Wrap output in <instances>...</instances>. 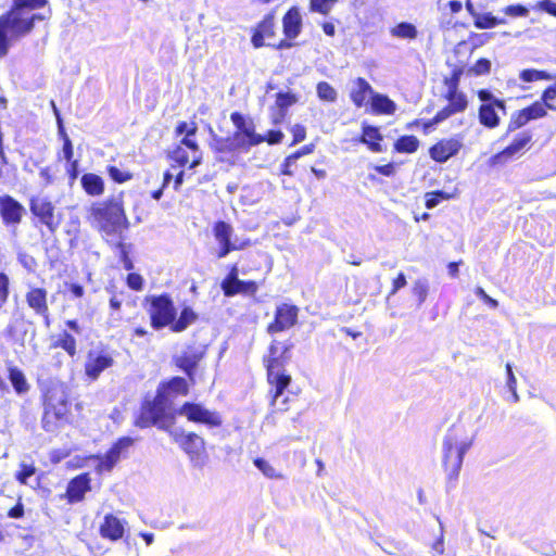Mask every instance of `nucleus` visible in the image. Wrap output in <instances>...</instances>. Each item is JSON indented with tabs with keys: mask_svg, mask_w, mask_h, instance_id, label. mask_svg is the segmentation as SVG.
Here are the masks:
<instances>
[{
	"mask_svg": "<svg viewBox=\"0 0 556 556\" xmlns=\"http://www.w3.org/2000/svg\"><path fill=\"white\" fill-rule=\"evenodd\" d=\"M450 198H451L450 194H446V193L441 192V191L427 193L426 194V206L428 208H433V207H435L440 203V201L442 199L447 200Z\"/></svg>",
	"mask_w": 556,
	"mask_h": 556,
	"instance_id": "5fc2aeb1",
	"label": "nucleus"
},
{
	"mask_svg": "<svg viewBox=\"0 0 556 556\" xmlns=\"http://www.w3.org/2000/svg\"><path fill=\"white\" fill-rule=\"evenodd\" d=\"M374 92L375 90L370 84L366 79L358 77L352 83L350 99L356 108H367Z\"/></svg>",
	"mask_w": 556,
	"mask_h": 556,
	"instance_id": "6ab92c4d",
	"label": "nucleus"
},
{
	"mask_svg": "<svg viewBox=\"0 0 556 556\" xmlns=\"http://www.w3.org/2000/svg\"><path fill=\"white\" fill-rule=\"evenodd\" d=\"M292 136H293V142L292 144H296L299 142H302L306 137V129L303 125L295 124L290 129Z\"/></svg>",
	"mask_w": 556,
	"mask_h": 556,
	"instance_id": "052dcab7",
	"label": "nucleus"
},
{
	"mask_svg": "<svg viewBox=\"0 0 556 556\" xmlns=\"http://www.w3.org/2000/svg\"><path fill=\"white\" fill-rule=\"evenodd\" d=\"M299 309L291 304H280L277 306L275 320L268 326V332H280L291 328L298 319Z\"/></svg>",
	"mask_w": 556,
	"mask_h": 556,
	"instance_id": "dca6fc26",
	"label": "nucleus"
},
{
	"mask_svg": "<svg viewBox=\"0 0 556 556\" xmlns=\"http://www.w3.org/2000/svg\"><path fill=\"white\" fill-rule=\"evenodd\" d=\"M337 2L338 0H311L309 10L327 15Z\"/></svg>",
	"mask_w": 556,
	"mask_h": 556,
	"instance_id": "a18cd8bd",
	"label": "nucleus"
},
{
	"mask_svg": "<svg viewBox=\"0 0 556 556\" xmlns=\"http://www.w3.org/2000/svg\"><path fill=\"white\" fill-rule=\"evenodd\" d=\"M539 8L547 13L556 16V3L551 0H543L539 3Z\"/></svg>",
	"mask_w": 556,
	"mask_h": 556,
	"instance_id": "774afa93",
	"label": "nucleus"
},
{
	"mask_svg": "<svg viewBox=\"0 0 556 556\" xmlns=\"http://www.w3.org/2000/svg\"><path fill=\"white\" fill-rule=\"evenodd\" d=\"M84 191L91 197H100L104 193V180L101 176L87 173L81 176L80 179Z\"/></svg>",
	"mask_w": 556,
	"mask_h": 556,
	"instance_id": "c756f323",
	"label": "nucleus"
},
{
	"mask_svg": "<svg viewBox=\"0 0 556 556\" xmlns=\"http://www.w3.org/2000/svg\"><path fill=\"white\" fill-rule=\"evenodd\" d=\"M47 0H13L11 10L0 16V58L4 56L12 41L28 34L36 20H42L33 10L41 8Z\"/></svg>",
	"mask_w": 556,
	"mask_h": 556,
	"instance_id": "f257e3e1",
	"label": "nucleus"
},
{
	"mask_svg": "<svg viewBox=\"0 0 556 556\" xmlns=\"http://www.w3.org/2000/svg\"><path fill=\"white\" fill-rule=\"evenodd\" d=\"M197 319L195 313L189 308L186 307L180 313V316L178 320L173 321V325L170 326L172 330L175 332L184 331L187 327H189L191 324H193Z\"/></svg>",
	"mask_w": 556,
	"mask_h": 556,
	"instance_id": "4c0bfd02",
	"label": "nucleus"
},
{
	"mask_svg": "<svg viewBox=\"0 0 556 556\" xmlns=\"http://www.w3.org/2000/svg\"><path fill=\"white\" fill-rule=\"evenodd\" d=\"M25 210L16 200L9 195L0 197V214L5 224H18Z\"/></svg>",
	"mask_w": 556,
	"mask_h": 556,
	"instance_id": "412c9836",
	"label": "nucleus"
},
{
	"mask_svg": "<svg viewBox=\"0 0 556 556\" xmlns=\"http://www.w3.org/2000/svg\"><path fill=\"white\" fill-rule=\"evenodd\" d=\"M127 521L113 514H106L99 526L101 538L112 542L118 541L124 536Z\"/></svg>",
	"mask_w": 556,
	"mask_h": 556,
	"instance_id": "f3484780",
	"label": "nucleus"
},
{
	"mask_svg": "<svg viewBox=\"0 0 556 556\" xmlns=\"http://www.w3.org/2000/svg\"><path fill=\"white\" fill-rule=\"evenodd\" d=\"M230 119L236 128L231 138L237 151L248 152L251 147L265 141V137L255 131V125L250 117L233 112Z\"/></svg>",
	"mask_w": 556,
	"mask_h": 556,
	"instance_id": "423d86ee",
	"label": "nucleus"
},
{
	"mask_svg": "<svg viewBox=\"0 0 556 556\" xmlns=\"http://www.w3.org/2000/svg\"><path fill=\"white\" fill-rule=\"evenodd\" d=\"M413 293L418 296L419 304H422L428 294L427 282L425 280H417L413 286Z\"/></svg>",
	"mask_w": 556,
	"mask_h": 556,
	"instance_id": "6e6d98bb",
	"label": "nucleus"
},
{
	"mask_svg": "<svg viewBox=\"0 0 556 556\" xmlns=\"http://www.w3.org/2000/svg\"><path fill=\"white\" fill-rule=\"evenodd\" d=\"M170 437L189 455L191 462L197 465H203L205 462V442L195 433H185L180 429L169 431Z\"/></svg>",
	"mask_w": 556,
	"mask_h": 556,
	"instance_id": "6e6552de",
	"label": "nucleus"
},
{
	"mask_svg": "<svg viewBox=\"0 0 556 556\" xmlns=\"http://www.w3.org/2000/svg\"><path fill=\"white\" fill-rule=\"evenodd\" d=\"M26 300L28 305L34 308L37 313L43 314L47 312V293L43 289L36 288L31 289L27 295Z\"/></svg>",
	"mask_w": 556,
	"mask_h": 556,
	"instance_id": "f704fd0d",
	"label": "nucleus"
},
{
	"mask_svg": "<svg viewBox=\"0 0 556 556\" xmlns=\"http://www.w3.org/2000/svg\"><path fill=\"white\" fill-rule=\"evenodd\" d=\"M501 115H505L504 102L482 104L479 109V121L488 128H495L500 125Z\"/></svg>",
	"mask_w": 556,
	"mask_h": 556,
	"instance_id": "4be33fe9",
	"label": "nucleus"
},
{
	"mask_svg": "<svg viewBox=\"0 0 556 556\" xmlns=\"http://www.w3.org/2000/svg\"><path fill=\"white\" fill-rule=\"evenodd\" d=\"M303 18L298 7H292L282 17V30L287 39H295L302 31Z\"/></svg>",
	"mask_w": 556,
	"mask_h": 556,
	"instance_id": "5701e85b",
	"label": "nucleus"
},
{
	"mask_svg": "<svg viewBox=\"0 0 556 556\" xmlns=\"http://www.w3.org/2000/svg\"><path fill=\"white\" fill-rule=\"evenodd\" d=\"M506 21L503 18H497L492 15V13H482L479 12L478 15L473 18V24L479 29H488L493 28L497 25L505 24Z\"/></svg>",
	"mask_w": 556,
	"mask_h": 556,
	"instance_id": "e433bc0d",
	"label": "nucleus"
},
{
	"mask_svg": "<svg viewBox=\"0 0 556 556\" xmlns=\"http://www.w3.org/2000/svg\"><path fill=\"white\" fill-rule=\"evenodd\" d=\"M506 387L508 391L511 393V401L514 403L519 401V395L517 393V379L513 372V367L508 363L506 364Z\"/></svg>",
	"mask_w": 556,
	"mask_h": 556,
	"instance_id": "49530a36",
	"label": "nucleus"
},
{
	"mask_svg": "<svg viewBox=\"0 0 556 556\" xmlns=\"http://www.w3.org/2000/svg\"><path fill=\"white\" fill-rule=\"evenodd\" d=\"M198 130L194 122H179L176 126L175 132L177 137L195 135Z\"/></svg>",
	"mask_w": 556,
	"mask_h": 556,
	"instance_id": "3c124183",
	"label": "nucleus"
},
{
	"mask_svg": "<svg viewBox=\"0 0 556 556\" xmlns=\"http://www.w3.org/2000/svg\"><path fill=\"white\" fill-rule=\"evenodd\" d=\"M108 174L111 179L118 184L126 182L132 178V175L129 172L119 169L116 166H109Z\"/></svg>",
	"mask_w": 556,
	"mask_h": 556,
	"instance_id": "09e8293b",
	"label": "nucleus"
},
{
	"mask_svg": "<svg viewBox=\"0 0 556 556\" xmlns=\"http://www.w3.org/2000/svg\"><path fill=\"white\" fill-rule=\"evenodd\" d=\"M267 380L274 387L273 405L278 406V400L283 394L285 389L290 384L291 377L286 374L283 361L278 354V348L270 345L269 355L266 359Z\"/></svg>",
	"mask_w": 556,
	"mask_h": 556,
	"instance_id": "0eeeda50",
	"label": "nucleus"
},
{
	"mask_svg": "<svg viewBox=\"0 0 556 556\" xmlns=\"http://www.w3.org/2000/svg\"><path fill=\"white\" fill-rule=\"evenodd\" d=\"M473 443V435L464 427H452L443 440V460L451 476H457L464 460V456Z\"/></svg>",
	"mask_w": 556,
	"mask_h": 556,
	"instance_id": "7ed1b4c3",
	"label": "nucleus"
},
{
	"mask_svg": "<svg viewBox=\"0 0 556 556\" xmlns=\"http://www.w3.org/2000/svg\"><path fill=\"white\" fill-rule=\"evenodd\" d=\"M149 313L152 327L154 329H161L173 325L176 309L169 298L161 295L152 300Z\"/></svg>",
	"mask_w": 556,
	"mask_h": 556,
	"instance_id": "9d476101",
	"label": "nucleus"
},
{
	"mask_svg": "<svg viewBox=\"0 0 556 556\" xmlns=\"http://www.w3.org/2000/svg\"><path fill=\"white\" fill-rule=\"evenodd\" d=\"M275 36V14H267L263 21L255 27L252 36L254 48H261L266 45V40Z\"/></svg>",
	"mask_w": 556,
	"mask_h": 556,
	"instance_id": "b1692460",
	"label": "nucleus"
},
{
	"mask_svg": "<svg viewBox=\"0 0 556 556\" xmlns=\"http://www.w3.org/2000/svg\"><path fill=\"white\" fill-rule=\"evenodd\" d=\"M56 345L65 350L71 356L76 354V340L70 333L64 332L59 339Z\"/></svg>",
	"mask_w": 556,
	"mask_h": 556,
	"instance_id": "de8ad7c7",
	"label": "nucleus"
},
{
	"mask_svg": "<svg viewBox=\"0 0 556 556\" xmlns=\"http://www.w3.org/2000/svg\"><path fill=\"white\" fill-rule=\"evenodd\" d=\"M491 70V62L486 59L478 60L469 70L475 75L488 74Z\"/></svg>",
	"mask_w": 556,
	"mask_h": 556,
	"instance_id": "4d7b16f0",
	"label": "nucleus"
},
{
	"mask_svg": "<svg viewBox=\"0 0 556 556\" xmlns=\"http://www.w3.org/2000/svg\"><path fill=\"white\" fill-rule=\"evenodd\" d=\"M503 12L510 17H526L529 14V10L521 4H511L503 9Z\"/></svg>",
	"mask_w": 556,
	"mask_h": 556,
	"instance_id": "864d4df0",
	"label": "nucleus"
},
{
	"mask_svg": "<svg viewBox=\"0 0 556 556\" xmlns=\"http://www.w3.org/2000/svg\"><path fill=\"white\" fill-rule=\"evenodd\" d=\"M300 96L292 91H280L276 94L275 105L278 112L273 116L274 124H280L287 114V110L298 103Z\"/></svg>",
	"mask_w": 556,
	"mask_h": 556,
	"instance_id": "bb28decb",
	"label": "nucleus"
},
{
	"mask_svg": "<svg viewBox=\"0 0 556 556\" xmlns=\"http://www.w3.org/2000/svg\"><path fill=\"white\" fill-rule=\"evenodd\" d=\"M132 444V439H119L103 457H93L98 464L96 469L98 472L110 471L121 459L123 453Z\"/></svg>",
	"mask_w": 556,
	"mask_h": 556,
	"instance_id": "2eb2a0df",
	"label": "nucleus"
},
{
	"mask_svg": "<svg viewBox=\"0 0 556 556\" xmlns=\"http://www.w3.org/2000/svg\"><path fill=\"white\" fill-rule=\"evenodd\" d=\"M60 134L61 136L63 137V149H62V154H63V157L67 161V162H71L72 161V157H73V146H72V141L71 139L68 138V136L65 134V131L63 130V128L60 126Z\"/></svg>",
	"mask_w": 556,
	"mask_h": 556,
	"instance_id": "13d9d810",
	"label": "nucleus"
},
{
	"mask_svg": "<svg viewBox=\"0 0 556 556\" xmlns=\"http://www.w3.org/2000/svg\"><path fill=\"white\" fill-rule=\"evenodd\" d=\"M233 229L232 227L225 223V222H217L213 227V233L215 237V240L219 244V251H218V257L223 258L228 253H230L232 250H239L243 249L245 245H248V242L238 243L236 241H231Z\"/></svg>",
	"mask_w": 556,
	"mask_h": 556,
	"instance_id": "ddd939ff",
	"label": "nucleus"
},
{
	"mask_svg": "<svg viewBox=\"0 0 556 556\" xmlns=\"http://www.w3.org/2000/svg\"><path fill=\"white\" fill-rule=\"evenodd\" d=\"M159 393H164L166 397L170 399L177 395H186L188 393V383L184 378H173L167 383L163 384Z\"/></svg>",
	"mask_w": 556,
	"mask_h": 556,
	"instance_id": "2f4dec72",
	"label": "nucleus"
},
{
	"mask_svg": "<svg viewBox=\"0 0 556 556\" xmlns=\"http://www.w3.org/2000/svg\"><path fill=\"white\" fill-rule=\"evenodd\" d=\"M265 137V141H267L269 144H276L281 142L283 139V134L280 130H270L268 131L267 136Z\"/></svg>",
	"mask_w": 556,
	"mask_h": 556,
	"instance_id": "69168bd1",
	"label": "nucleus"
},
{
	"mask_svg": "<svg viewBox=\"0 0 556 556\" xmlns=\"http://www.w3.org/2000/svg\"><path fill=\"white\" fill-rule=\"evenodd\" d=\"M547 105L543 102H535L532 105L526 108V114L530 119H536L546 115Z\"/></svg>",
	"mask_w": 556,
	"mask_h": 556,
	"instance_id": "8fccbe9b",
	"label": "nucleus"
},
{
	"mask_svg": "<svg viewBox=\"0 0 556 556\" xmlns=\"http://www.w3.org/2000/svg\"><path fill=\"white\" fill-rule=\"evenodd\" d=\"M88 220L106 239L118 237L129 227L121 197L92 203L89 208Z\"/></svg>",
	"mask_w": 556,
	"mask_h": 556,
	"instance_id": "f03ea898",
	"label": "nucleus"
},
{
	"mask_svg": "<svg viewBox=\"0 0 556 556\" xmlns=\"http://www.w3.org/2000/svg\"><path fill=\"white\" fill-rule=\"evenodd\" d=\"M479 99L483 102V104H492L493 102H502L501 100L496 99L490 91L488 90H480L478 92Z\"/></svg>",
	"mask_w": 556,
	"mask_h": 556,
	"instance_id": "338daca9",
	"label": "nucleus"
},
{
	"mask_svg": "<svg viewBox=\"0 0 556 556\" xmlns=\"http://www.w3.org/2000/svg\"><path fill=\"white\" fill-rule=\"evenodd\" d=\"M191 150L176 144L168 153L169 160L179 167L195 168L198 165H192Z\"/></svg>",
	"mask_w": 556,
	"mask_h": 556,
	"instance_id": "72a5a7b5",
	"label": "nucleus"
},
{
	"mask_svg": "<svg viewBox=\"0 0 556 556\" xmlns=\"http://www.w3.org/2000/svg\"><path fill=\"white\" fill-rule=\"evenodd\" d=\"M201 358V354L192 353V354H186L184 356H180L177 358V365L184 369L190 378H192V369L197 366Z\"/></svg>",
	"mask_w": 556,
	"mask_h": 556,
	"instance_id": "37998d69",
	"label": "nucleus"
},
{
	"mask_svg": "<svg viewBox=\"0 0 556 556\" xmlns=\"http://www.w3.org/2000/svg\"><path fill=\"white\" fill-rule=\"evenodd\" d=\"M9 295V279L4 274H0V303H5Z\"/></svg>",
	"mask_w": 556,
	"mask_h": 556,
	"instance_id": "680f3d73",
	"label": "nucleus"
},
{
	"mask_svg": "<svg viewBox=\"0 0 556 556\" xmlns=\"http://www.w3.org/2000/svg\"><path fill=\"white\" fill-rule=\"evenodd\" d=\"M433 556H441L444 553V536L441 528L440 538L432 544Z\"/></svg>",
	"mask_w": 556,
	"mask_h": 556,
	"instance_id": "0e129e2a",
	"label": "nucleus"
},
{
	"mask_svg": "<svg viewBox=\"0 0 556 556\" xmlns=\"http://www.w3.org/2000/svg\"><path fill=\"white\" fill-rule=\"evenodd\" d=\"M127 283L132 290H141L143 280L138 274H129L127 277Z\"/></svg>",
	"mask_w": 556,
	"mask_h": 556,
	"instance_id": "e2e57ef3",
	"label": "nucleus"
},
{
	"mask_svg": "<svg viewBox=\"0 0 556 556\" xmlns=\"http://www.w3.org/2000/svg\"><path fill=\"white\" fill-rule=\"evenodd\" d=\"M174 419L172 400L164 393L157 392L153 402L143 405L138 425L140 427L156 426L169 432L173 430Z\"/></svg>",
	"mask_w": 556,
	"mask_h": 556,
	"instance_id": "39448f33",
	"label": "nucleus"
},
{
	"mask_svg": "<svg viewBox=\"0 0 556 556\" xmlns=\"http://www.w3.org/2000/svg\"><path fill=\"white\" fill-rule=\"evenodd\" d=\"M448 104L439 111L435 116L429 122L425 123L424 127L427 131L429 128L442 123L447 119L450 116L456 113H460L466 110L468 102L467 98L463 92H459L456 88V85L450 86L447 93Z\"/></svg>",
	"mask_w": 556,
	"mask_h": 556,
	"instance_id": "1a4fd4ad",
	"label": "nucleus"
},
{
	"mask_svg": "<svg viewBox=\"0 0 556 556\" xmlns=\"http://www.w3.org/2000/svg\"><path fill=\"white\" fill-rule=\"evenodd\" d=\"M556 99V84L554 86L548 87L542 94V101L547 105L551 110H556L554 105V101Z\"/></svg>",
	"mask_w": 556,
	"mask_h": 556,
	"instance_id": "bf43d9fd",
	"label": "nucleus"
},
{
	"mask_svg": "<svg viewBox=\"0 0 556 556\" xmlns=\"http://www.w3.org/2000/svg\"><path fill=\"white\" fill-rule=\"evenodd\" d=\"M316 93L320 101L333 103L337 101V90L327 81H320L316 86Z\"/></svg>",
	"mask_w": 556,
	"mask_h": 556,
	"instance_id": "ea45409f",
	"label": "nucleus"
},
{
	"mask_svg": "<svg viewBox=\"0 0 556 556\" xmlns=\"http://www.w3.org/2000/svg\"><path fill=\"white\" fill-rule=\"evenodd\" d=\"M210 147L216 152H235L237 151L236 147L232 146V138H222L216 135L212 136V140L210 142Z\"/></svg>",
	"mask_w": 556,
	"mask_h": 556,
	"instance_id": "79ce46f5",
	"label": "nucleus"
},
{
	"mask_svg": "<svg viewBox=\"0 0 556 556\" xmlns=\"http://www.w3.org/2000/svg\"><path fill=\"white\" fill-rule=\"evenodd\" d=\"M222 288L227 296L239 293L252 295L257 291V285L254 281L238 279L235 270L223 281Z\"/></svg>",
	"mask_w": 556,
	"mask_h": 556,
	"instance_id": "aec40b11",
	"label": "nucleus"
},
{
	"mask_svg": "<svg viewBox=\"0 0 556 556\" xmlns=\"http://www.w3.org/2000/svg\"><path fill=\"white\" fill-rule=\"evenodd\" d=\"M178 146L185 147L190 151L192 157V165H200L202 162V151L195 140V135L180 137Z\"/></svg>",
	"mask_w": 556,
	"mask_h": 556,
	"instance_id": "c9c22d12",
	"label": "nucleus"
},
{
	"mask_svg": "<svg viewBox=\"0 0 556 556\" xmlns=\"http://www.w3.org/2000/svg\"><path fill=\"white\" fill-rule=\"evenodd\" d=\"M70 412L67 394L61 384L51 387L46 394L42 427L48 432H54L66 420Z\"/></svg>",
	"mask_w": 556,
	"mask_h": 556,
	"instance_id": "20e7f679",
	"label": "nucleus"
},
{
	"mask_svg": "<svg viewBox=\"0 0 556 556\" xmlns=\"http://www.w3.org/2000/svg\"><path fill=\"white\" fill-rule=\"evenodd\" d=\"M382 141H383V136L380 132L378 127L363 125L361 142L366 144L371 152H374V153L383 152L384 147L382 144Z\"/></svg>",
	"mask_w": 556,
	"mask_h": 556,
	"instance_id": "cd10ccee",
	"label": "nucleus"
},
{
	"mask_svg": "<svg viewBox=\"0 0 556 556\" xmlns=\"http://www.w3.org/2000/svg\"><path fill=\"white\" fill-rule=\"evenodd\" d=\"M113 364L114 358L109 351L103 349L90 350L85 361V375L89 380L96 381Z\"/></svg>",
	"mask_w": 556,
	"mask_h": 556,
	"instance_id": "9b49d317",
	"label": "nucleus"
},
{
	"mask_svg": "<svg viewBox=\"0 0 556 556\" xmlns=\"http://www.w3.org/2000/svg\"><path fill=\"white\" fill-rule=\"evenodd\" d=\"M397 109L396 103L388 96L374 92L367 110L375 115H393Z\"/></svg>",
	"mask_w": 556,
	"mask_h": 556,
	"instance_id": "a878e982",
	"label": "nucleus"
},
{
	"mask_svg": "<svg viewBox=\"0 0 556 556\" xmlns=\"http://www.w3.org/2000/svg\"><path fill=\"white\" fill-rule=\"evenodd\" d=\"M178 414L185 416L189 421L203 424L211 428L222 425V417L219 414L205 408L201 404L185 403L178 409Z\"/></svg>",
	"mask_w": 556,
	"mask_h": 556,
	"instance_id": "f8f14e48",
	"label": "nucleus"
},
{
	"mask_svg": "<svg viewBox=\"0 0 556 556\" xmlns=\"http://www.w3.org/2000/svg\"><path fill=\"white\" fill-rule=\"evenodd\" d=\"M463 147L462 139L447 138L442 139L432 146L429 150L430 157L438 163H445L452 156L456 155Z\"/></svg>",
	"mask_w": 556,
	"mask_h": 556,
	"instance_id": "a211bd4d",
	"label": "nucleus"
},
{
	"mask_svg": "<svg viewBox=\"0 0 556 556\" xmlns=\"http://www.w3.org/2000/svg\"><path fill=\"white\" fill-rule=\"evenodd\" d=\"M20 467L21 469L15 476L16 480L22 484H27V479L31 477L36 471L35 466L33 464L22 463Z\"/></svg>",
	"mask_w": 556,
	"mask_h": 556,
	"instance_id": "603ef678",
	"label": "nucleus"
},
{
	"mask_svg": "<svg viewBox=\"0 0 556 556\" xmlns=\"http://www.w3.org/2000/svg\"><path fill=\"white\" fill-rule=\"evenodd\" d=\"M7 369H8L10 382H11L14 391L18 395L26 394L29 391L30 386H29L24 372L20 368H17L16 366H14L12 364H9Z\"/></svg>",
	"mask_w": 556,
	"mask_h": 556,
	"instance_id": "7c9ffc66",
	"label": "nucleus"
},
{
	"mask_svg": "<svg viewBox=\"0 0 556 556\" xmlns=\"http://www.w3.org/2000/svg\"><path fill=\"white\" fill-rule=\"evenodd\" d=\"M30 211L51 231L58 228L60 219L54 213V205L48 199L39 197L31 199Z\"/></svg>",
	"mask_w": 556,
	"mask_h": 556,
	"instance_id": "4468645a",
	"label": "nucleus"
},
{
	"mask_svg": "<svg viewBox=\"0 0 556 556\" xmlns=\"http://www.w3.org/2000/svg\"><path fill=\"white\" fill-rule=\"evenodd\" d=\"M419 147V140L414 136H404L396 140L394 148L401 153H414Z\"/></svg>",
	"mask_w": 556,
	"mask_h": 556,
	"instance_id": "a19ab883",
	"label": "nucleus"
},
{
	"mask_svg": "<svg viewBox=\"0 0 556 556\" xmlns=\"http://www.w3.org/2000/svg\"><path fill=\"white\" fill-rule=\"evenodd\" d=\"M255 467L268 479L280 480L283 479V475L277 470L268 460L264 458L254 459Z\"/></svg>",
	"mask_w": 556,
	"mask_h": 556,
	"instance_id": "58836bf2",
	"label": "nucleus"
},
{
	"mask_svg": "<svg viewBox=\"0 0 556 556\" xmlns=\"http://www.w3.org/2000/svg\"><path fill=\"white\" fill-rule=\"evenodd\" d=\"M531 136L527 132L519 134L514 141L503 151L492 156V164L506 162L508 159L521 152L530 142Z\"/></svg>",
	"mask_w": 556,
	"mask_h": 556,
	"instance_id": "393cba45",
	"label": "nucleus"
},
{
	"mask_svg": "<svg viewBox=\"0 0 556 556\" xmlns=\"http://www.w3.org/2000/svg\"><path fill=\"white\" fill-rule=\"evenodd\" d=\"M90 490V479L88 475H80L74 478L67 486V496L70 502H79Z\"/></svg>",
	"mask_w": 556,
	"mask_h": 556,
	"instance_id": "c85d7f7f",
	"label": "nucleus"
},
{
	"mask_svg": "<svg viewBox=\"0 0 556 556\" xmlns=\"http://www.w3.org/2000/svg\"><path fill=\"white\" fill-rule=\"evenodd\" d=\"M389 33L393 38L402 40H415L419 35L417 27L409 22H401L394 25Z\"/></svg>",
	"mask_w": 556,
	"mask_h": 556,
	"instance_id": "473e14b6",
	"label": "nucleus"
},
{
	"mask_svg": "<svg viewBox=\"0 0 556 556\" xmlns=\"http://www.w3.org/2000/svg\"><path fill=\"white\" fill-rule=\"evenodd\" d=\"M519 77L526 83L553 79V76L549 73L539 70H523Z\"/></svg>",
	"mask_w": 556,
	"mask_h": 556,
	"instance_id": "c03bdc74",
	"label": "nucleus"
}]
</instances>
